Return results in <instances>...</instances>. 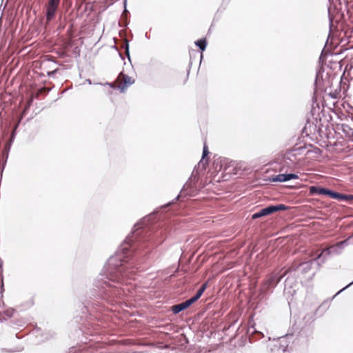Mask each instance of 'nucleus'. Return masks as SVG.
<instances>
[{"mask_svg":"<svg viewBox=\"0 0 353 353\" xmlns=\"http://www.w3.org/2000/svg\"><path fill=\"white\" fill-rule=\"evenodd\" d=\"M332 254L331 246L321 250V253L319 254L314 259L318 262L319 260L321 259V263H324L327 258Z\"/></svg>","mask_w":353,"mask_h":353,"instance_id":"obj_16","label":"nucleus"},{"mask_svg":"<svg viewBox=\"0 0 353 353\" xmlns=\"http://www.w3.org/2000/svg\"><path fill=\"white\" fill-rule=\"evenodd\" d=\"M123 5H124L123 12H128V10H127V0H124L123 1Z\"/></svg>","mask_w":353,"mask_h":353,"instance_id":"obj_37","label":"nucleus"},{"mask_svg":"<svg viewBox=\"0 0 353 353\" xmlns=\"http://www.w3.org/2000/svg\"><path fill=\"white\" fill-rule=\"evenodd\" d=\"M339 294H336L332 299H327L324 301L313 313L306 314L302 319V321L296 325V329L299 330V336L300 338L305 337L308 339L312 336L313 334L312 323L316 317H320L328 310L330 305L331 301Z\"/></svg>","mask_w":353,"mask_h":353,"instance_id":"obj_2","label":"nucleus"},{"mask_svg":"<svg viewBox=\"0 0 353 353\" xmlns=\"http://www.w3.org/2000/svg\"><path fill=\"white\" fill-rule=\"evenodd\" d=\"M268 341L271 340V338L270 336L268 337Z\"/></svg>","mask_w":353,"mask_h":353,"instance_id":"obj_46","label":"nucleus"},{"mask_svg":"<svg viewBox=\"0 0 353 353\" xmlns=\"http://www.w3.org/2000/svg\"><path fill=\"white\" fill-rule=\"evenodd\" d=\"M299 179L298 174L295 173H283L277 175H273L269 177V181L270 182H286L292 179Z\"/></svg>","mask_w":353,"mask_h":353,"instance_id":"obj_13","label":"nucleus"},{"mask_svg":"<svg viewBox=\"0 0 353 353\" xmlns=\"http://www.w3.org/2000/svg\"><path fill=\"white\" fill-rule=\"evenodd\" d=\"M208 282L207 281V282L204 283L200 287V288L197 290V292L196 293V294L198 296V297L201 298V296H202V294H203V292H205V290L208 288Z\"/></svg>","mask_w":353,"mask_h":353,"instance_id":"obj_22","label":"nucleus"},{"mask_svg":"<svg viewBox=\"0 0 353 353\" xmlns=\"http://www.w3.org/2000/svg\"><path fill=\"white\" fill-rule=\"evenodd\" d=\"M186 309V306L183 302L179 304L173 305L170 307V310L174 314H177Z\"/></svg>","mask_w":353,"mask_h":353,"instance_id":"obj_18","label":"nucleus"},{"mask_svg":"<svg viewBox=\"0 0 353 353\" xmlns=\"http://www.w3.org/2000/svg\"><path fill=\"white\" fill-rule=\"evenodd\" d=\"M334 190H333L332 189H330L328 188H326L325 191H324L323 196H328V197L332 199V196H333V194H334Z\"/></svg>","mask_w":353,"mask_h":353,"instance_id":"obj_28","label":"nucleus"},{"mask_svg":"<svg viewBox=\"0 0 353 353\" xmlns=\"http://www.w3.org/2000/svg\"><path fill=\"white\" fill-rule=\"evenodd\" d=\"M3 291H4V287H3V283L2 282V284L1 286V294H2Z\"/></svg>","mask_w":353,"mask_h":353,"instance_id":"obj_40","label":"nucleus"},{"mask_svg":"<svg viewBox=\"0 0 353 353\" xmlns=\"http://www.w3.org/2000/svg\"><path fill=\"white\" fill-rule=\"evenodd\" d=\"M209 153H210V152L208 150V146L206 145L205 143H204L203 148V153H202L201 159L200 160V161L197 164L198 167H199L200 165L202 164L203 166L205 168V165L203 163V161L207 157V156L209 154Z\"/></svg>","mask_w":353,"mask_h":353,"instance_id":"obj_20","label":"nucleus"},{"mask_svg":"<svg viewBox=\"0 0 353 353\" xmlns=\"http://www.w3.org/2000/svg\"><path fill=\"white\" fill-rule=\"evenodd\" d=\"M208 160L207 159V160L205 161V163H206V164H208Z\"/></svg>","mask_w":353,"mask_h":353,"instance_id":"obj_47","label":"nucleus"},{"mask_svg":"<svg viewBox=\"0 0 353 353\" xmlns=\"http://www.w3.org/2000/svg\"><path fill=\"white\" fill-rule=\"evenodd\" d=\"M58 70H59V69L57 68L52 71H49V72H48L47 75L49 77H53L55 75V74L57 72Z\"/></svg>","mask_w":353,"mask_h":353,"instance_id":"obj_32","label":"nucleus"},{"mask_svg":"<svg viewBox=\"0 0 353 353\" xmlns=\"http://www.w3.org/2000/svg\"><path fill=\"white\" fill-rule=\"evenodd\" d=\"M119 54L120 58H121L122 60H124V57H123V55L122 54V53L119 52Z\"/></svg>","mask_w":353,"mask_h":353,"instance_id":"obj_42","label":"nucleus"},{"mask_svg":"<svg viewBox=\"0 0 353 353\" xmlns=\"http://www.w3.org/2000/svg\"><path fill=\"white\" fill-rule=\"evenodd\" d=\"M319 77V74L317 73L316 75V79H315V82H314V84H315L316 86H317V84H318Z\"/></svg>","mask_w":353,"mask_h":353,"instance_id":"obj_38","label":"nucleus"},{"mask_svg":"<svg viewBox=\"0 0 353 353\" xmlns=\"http://www.w3.org/2000/svg\"><path fill=\"white\" fill-rule=\"evenodd\" d=\"M113 48L115 49L116 50H119L117 46H113Z\"/></svg>","mask_w":353,"mask_h":353,"instance_id":"obj_44","label":"nucleus"},{"mask_svg":"<svg viewBox=\"0 0 353 353\" xmlns=\"http://www.w3.org/2000/svg\"><path fill=\"white\" fill-rule=\"evenodd\" d=\"M315 262H316L319 266L321 265L320 263L317 262L314 258L303 262L294 261L285 270V274H290L285 281L284 291L285 293L292 294L291 290L287 292L288 288H292L293 283H294L293 279L290 278V276L299 277L308 273L312 269V264Z\"/></svg>","mask_w":353,"mask_h":353,"instance_id":"obj_3","label":"nucleus"},{"mask_svg":"<svg viewBox=\"0 0 353 353\" xmlns=\"http://www.w3.org/2000/svg\"><path fill=\"white\" fill-rule=\"evenodd\" d=\"M172 230L171 221L157 213L150 214L137 223L132 233L94 279L92 288L83 303L86 310L94 307L103 310L105 304H121L130 292L127 285L140 268L144 257L154 247L162 244Z\"/></svg>","mask_w":353,"mask_h":353,"instance_id":"obj_1","label":"nucleus"},{"mask_svg":"<svg viewBox=\"0 0 353 353\" xmlns=\"http://www.w3.org/2000/svg\"><path fill=\"white\" fill-rule=\"evenodd\" d=\"M323 124L321 122L318 121H311V119H306V123L304 128L302 130V134H305L306 137H311V139L314 137L317 138L322 137L323 131L321 128Z\"/></svg>","mask_w":353,"mask_h":353,"instance_id":"obj_5","label":"nucleus"},{"mask_svg":"<svg viewBox=\"0 0 353 353\" xmlns=\"http://www.w3.org/2000/svg\"><path fill=\"white\" fill-rule=\"evenodd\" d=\"M342 201L351 203V201H353V194H343V198H342Z\"/></svg>","mask_w":353,"mask_h":353,"instance_id":"obj_29","label":"nucleus"},{"mask_svg":"<svg viewBox=\"0 0 353 353\" xmlns=\"http://www.w3.org/2000/svg\"><path fill=\"white\" fill-rule=\"evenodd\" d=\"M329 96L332 99H337L339 97V92L337 91L332 92L329 93Z\"/></svg>","mask_w":353,"mask_h":353,"instance_id":"obj_31","label":"nucleus"},{"mask_svg":"<svg viewBox=\"0 0 353 353\" xmlns=\"http://www.w3.org/2000/svg\"><path fill=\"white\" fill-rule=\"evenodd\" d=\"M107 84H108L110 87H111V88H115V87L114 86V85H113V83H107Z\"/></svg>","mask_w":353,"mask_h":353,"instance_id":"obj_41","label":"nucleus"},{"mask_svg":"<svg viewBox=\"0 0 353 353\" xmlns=\"http://www.w3.org/2000/svg\"><path fill=\"white\" fill-rule=\"evenodd\" d=\"M324 108H321L319 103L317 101L316 97L314 93L312 98L311 109L309 114L307 116V119H311V121L321 122L322 117H324Z\"/></svg>","mask_w":353,"mask_h":353,"instance_id":"obj_9","label":"nucleus"},{"mask_svg":"<svg viewBox=\"0 0 353 353\" xmlns=\"http://www.w3.org/2000/svg\"><path fill=\"white\" fill-rule=\"evenodd\" d=\"M61 0H47L46 3V18L48 22L52 21L58 11Z\"/></svg>","mask_w":353,"mask_h":353,"instance_id":"obj_11","label":"nucleus"},{"mask_svg":"<svg viewBox=\"0 0 353 353\" xmlns=\"http://www.w3.org/2000/svg\"><path fill=\"white\" fill-rule=\"evenodd\" d=\"M246 333L248 336L250 343H252L254 341L261 339L265 337L264 334L261 331L257 330L254 325H249Z\"/></svg>","mask_w":353,"mask_h":353,"instance_id":"obj_14","label":"nucleus"},{"mask_svg":"<svg viewBox=\"0 0 353 353\" xmlns=\"http://www.w3.org/2000/svg\"><path fill=\"white\" fill-rule=\"evenodd\" d=\"M95 312H102V310H99L98 308L94 307L90 309L89 311H87L85 309V304L83 305V308L82 309V314L81 316H77L74 318V320L76 323H78L80 324L79 328H81V327H88V325L91 323H92L93 319H97L99 318V316H94L93 313Z\"/></svg>","mask_w":353,"mask_h":353,"instance_id":"obj_7","label":"nucleus"},{"mask_svg":"<svg viewBox=\"0 0 353 353\" xmlns=\"http://www.w3.org/2000/svg\"><path fill=\"white\" fill-rule=\"evenodd\" d=\"M14 311L15 310L14 309L10 308L6 310L4 313L8 317L11 318L13 316Z\"/></svg>","mask_w":353,"mask_h":353,"instance_id":"obj_30","label":"nucleus"},{"mask_svg":"<svg viewBox=\"0 0 353 353\" xmlns=\"http://www.w3.org/2000/svg\"><path fill=\"white\" fill-rule=\"evenodd\" d=\"M183 303H185V306H186V308H188L189 307H190L193 303H192V301L189 299L183 301Z\"/></svg>","mask_w":353,"mask_h":353,"instance_id":"obj_33","label":"nucleus"},{"mask_svg":"<svg viewBox=\"0 0 353 353\" xmlns=\"http://www.w3.org/2000/svg\"><path fill=\"white\" fill-rule=\"evenodd\" d=\"M194 43L201 52H203L205 50L208 44L207 40L205 38L196 40Z\"/></svg>","mask_w":353,"mask_h":353,"instance_id":"obj_19","label":"nucleus"},{"mask_svg":"<svg viewBox=\"0 0 353 353\" xmlns=\"http://www.w3.org/2000/svg\"><path fill=\"white\" fill-rule=\"evenodd\" d=\"M352 284H353V281L352 282H350L349 284H347L346 286H345L343 288H342L341 290H339L337 292V294H340L341 292H343V290H345L347 288H348Z\"/></svg>","mask_w":353,"mask_h":353,"instance_id":"obj_35","label":"nucleus"},{"mask_svg":"<svg viewBox=\"0 0 353 353\" xmlns=\"http://www.w3.org/2000/svg\"><path fill=\"white\" fill-rule=\"evenodd\" d=\"M342 198H343V193L338 192L334 190L332 199L337 201H342Z\"/></svg>","mask_w":353,"mask_h":353,"instance_id":"obj_25","label":"nucleus"},{"mask_svg":"<svg viewBox=\"0 0 353 353\" xmlns=\"http://www.w3.org/2000/svg\"><path fill=\"white\" fill-rule=\"evenodd\" d=\"M331 249L332 254H339L341 253L343 250L339 246H337L336 243L333 245H331Z\"/></svg>","mask_w":353,"mask_h":353,"instance_id":"obj_23","label":"nucleus"},{"mask_svg":"<svg viewBox=\"0 0 353 353\" xmlns=\"http://www.w3.org/2000/svg\"><path fill=\"white\" fill-rule=\"evenodd\" d=\"M306 149V145H303V146H297V145H295L293 148V151L297 152L299 154H302V152L303 150H305Z\"/></svg>","mask_w":353,"mask_h":353,"instance_id":"obj_27","label":"nucleus"},{"mask_svg":"<svg viewBox=\"0 0 353 353\" xmlns=\"http://www.w3.org/2000/svg\"><path fill=\"white\" fill-rule=\"evenodd\" d=\"M200 298L198 297V296L195 294L190 299V301H192V303H195L197 300H199Z\"/></svg>","mask_w":353,"mask_h":353,"instance_id":"obj_34","label":"nucleus"},{"mask_svg":"<svg viewBox=\"0 0 353 353\" xmlns=\"http://www.w3.org/2000/svg\"><path fill=\"white\" fill-rule=\"evenodd\" d=\"M332 24V19L330 18V28H331Z\"/></svg>","mask_w":353,"mask_h":353,"instance_id":"obj_43","label":"nucleus"},{"mask_svg":"<svg viewBox=\"0 0 353 353\" xmlns=\"http://www.w3.org/2000/svg\"><path fill=\"white\" fill-rule=\"evenodd\" d=\"M325 187L318 186V185H312L309 188V194L312 196L314 195H323L324 194V191L325 190Z\"/></svg>","mask_w":353,"mask_h":353,"instance_id":"obj_17","label":"nucleus"},{"mask_svg":"<svg viewBox=\"0 0 353 353\" xmlns=\"http://www.w3.org/2000/svg\"><path fill=\"white\" fill-rule=\"evenodd\" d=\"M351 236H349L347 239L341 241L339 243H336L337 246H339L342 250L348 244V241L351 239Z\"/></svg>","mask_w":353,"mask_h":353,"instance_id":"obj_26","label":"nucleus"},{"mask_svg":"<svg viewBox=\"0 0 353 353\" xmlns=\"http://www.w3.org/2000/svg\"><path fill=\"white\" fill-rule=\"evenodd\" d=\"M123 82L117 86L118 90H119V91L121 92H124L128 86L132 85L134 83V79H132L128 74H123Z\"/></svg>","mask_w":353,"mask_h":353,"instance_id":"obj_15","label":"nucleus"},{"mask_svg":"<svg viewBox=\"0 0 353 353\" xmlns=\"http://www.w3.org/2000/svg\"><path fill=\"white\" fill-rule=\"evenodd\" d=\"M292 334H286L277 339H274L272 345L270 346V353H286L290 343L289 339H292Z\"/></svg>","mask_w":353,"mask_h":353,"instance_id":"obj_6","label":"nucleus"},{"mask_svg":"<svg viewBox=\"0 0 353 353\" xmlns=\"http://www.w3.org/2000/svg\"><path fill=\"white\" fill-rule=\"evenodd\" d=\"M18 126H19V123H17L14 125L13 129L12 130V131L9 135V138L8 139V140L6 141V143L4 144V147L2 150V158H3V169L6 166V162H7V160L8 158L9 152L10 151L11 146H12V145L14 141V139L16 137L17 129Z\"/></svg>","mask_w":353,"mask_h":353,"instance_id":"obj_10","label":"nucleus"},{"mask_svg":"<svg viewBox=\"0 0 353 353\" xmlns=\"http://www.w3.org/2000/svg\"><path fill=\"white\" fill-rule=\"evenodd\" d=\"M313 152L315 153V154H320L321 152V150L320 148H317V147H315Z\"/></svg>","mask_w":353,"mask_h":353,"instance_id":"obj_36","label":"nucleus"},{"mask_svg":"<svg viewBox=\"0 0 353 353\" xmlns=\"http://www.w3.org/2000/svg\"><path fill=\"white\" fill-rule=\"evenodd\" d=\"M123 48L125 50V53L129 60L130 62H131V58L130 55V45H129V41L128 39L124 40V43Z\"/></svg>","mask_w":353,"mask_h":353,"instance_id":"obj_21","label":"nucleus"},{"mask_svg":"<svg viewBox=\"0 0 353 353\" xmlns=\"http://www.w3.org/2000/svg\"><path fill=\"white\" fill-rule=\"evenodd\" d=\"M16 337H17V339L21 338L20 336H19L18 334H16Z\"/></svg>","mask_w":353,"mask_h":353,"instance_id":"obj_45","label":"nucleus"},{"mask_svg":"<svg viewBox=\"0 0 353 353\" xmlns=\"http://www.w3.org/2000/svg\"><path fill=\"white\" fill-rule=\"evenodd\" d=\"M289 207L285 204L279 203L276 205H269L252 214V219L255 220L263 216L270 215L279 211H284L288 210Z\"/></svg>","mask_w":353,"mask_h":353,"instance_id":"obj_8","label":"nucleus"},{"mask_svg":"<svg viewBox=\"0 0 353 353\" xmlns=\"http://www.w3.org/2000/svg\"><path fill=\"white\" fill-rule=\"evenodd\" d=\"M48 61H52V62H54V63H57L54 60V58L52 57H50L48 59Z\"/></svg>","mask_w":353,"mask_h":353,"instance_id":"obj_39","label":"nucleus"},{"mask_svg":"<svg viewBox=\"0 0 353 353\" xmlns=\"http://www.w3.org/2000/svg\"><path fill=\"white\" fill-rule=\"evenodd\" d=\"M287 274L285 270L283 274L275 272L270 274L261 288V292L264 294L272 293L282 278Z\"/></svg>","mask_w":353,"mask_h":353,"instance_id":"obj_4","label":"nucleus"},{"mask_svg":"<svg viewBox=\"0 0 353 353\" xmlns=\"http://www.w3.org/2000/svg\"><path fill=\"white\" fill-rule=\"evenodd\" d=\"M197 191L196 182L193 181L190 177L188 181L183 186L180 193L175 198L176 200H179L181 197L186 196H193Z\"/></svg>","mask_w":353,"mask_h":353,"instance_id":"obj_12","label":"nucleus"},{"mask_svg":"<svg viewBox=\"0 0 353 353\" xmlns=\"http://www.w3.org/2000/svg\"><path fill=\"white\" fill-rule=\"evenodd\" d=\"M22 350H23V347H17L14 349H10V350H6L5 348L1 349V351L2 352H9V353L18 352H21Z\"/></svg>","mask_w":353,"mask_h":353,"instance_id":"obj_24","label":"nucleus"}]
</instances>
